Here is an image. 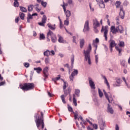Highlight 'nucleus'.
<instances>
[{"label": "nucleus", "instance_id": "nucleus-26", "mask_svg": "<svg viewBox=\"0 0 130 130\" xmlns=\"http://www.w3.org/2000/svg\"><path fill=\"white\" fill-rule=\"evenodd\" d=\"M114 46H116L115 42L113 40L111 41L110 43V47H114Z\"/></svg>", "mask_w": 130, "mask_h": 130}, {"label": "nucleus", "instance_id": "nucleus-64", "mask_svg": "<svg viewBox=\"0 0 130 130\" xmlns=\"http://www.w3.org/2000/svg\"><path fill=\"white\" fill-rule=\"evenodd\" d=\"M73 42H74V43H77L76 42V37H73Z\"/></svg>", "mask_w": 130, "mask_h": 130}, {"label": "nucleus", "instance_id": "nucleus-5", "mask_svg": "<svg viewBox=\"0 0 130 130\" xmlns=\"http://www.w3.org/2000/svg\"><path fill=\"white\" fill-rule=\"evenodd\" d=\"M121 3L119 1H117L116 2V7L117 9H118L119 8L120 9V12H119V16L121 18V19H124V10H123V7L121 5Z\"/></svg>", "mask_w": 130, "mask_h": 130}, {"label": "nucleus", "instance_id": "nucleus-16", "mask_svg": "<svg viewBox=\"0 0 130 130\" xmlns=\"http://www.w3.org/2000/svg\"><path fill=\"white\" fill-rule=\"evenodd\" d=\"M100 23L99 22H98V20L97 19H93V28L94 29H96V28H98V27H99V25Z\"/></svg>", "mask_w": 130, "mask_h": 130}, {"label": "nucleus", "instance_id": "nucleus-30", "mask_svg": "<svg viewBox=\"0 0 130 130\" xmlns=\"http://www.w3.org/2000/svg\"><path fill=\"white\" fill-rule=\"evenodd\" d=\"M33 8H34V6L32 5H30L28 7V12H32L33 11Z\"/></svg>", "mask_w": 130, "mask_h": 130}, {"label": "nucleus", "instance_id": "nucleus-32", "mask_svg": "<svg viewBox=\"0 0 130 130\" xmlns=\"http://www.w3.org/2000/svg\"><path fill=\"white\" fill-rule=\"evenodd\" d=\"M34 70L37 71V73L38 74H40V73L42 71V69L41 68H34Z\"/></svg>", "mask_w": 130, "mask_h": 130}, {"label": "nucleus", "instance_id": "nucleus-34", "mask_svg": "<svg viewBox=\"0 0 130 130\" xmlns=\"http://www.w3.org/2000/svg\"><path fill=\"white\" fill-rule=\"evenodd\" d=\"M66 96L63 94H62L61 96H60V98L63 102V103L66 104V100L64 98H66Z\"/></svg>", "mask_w": 130, "mask_h": 130}, {"label": "nucleus", "instance_id": "nucleus-31", "mask_svg": "<svg viewBox=\"0 0 130 130\" xmlns=\"http://www.w3.org/2000/svg\"><path fill=\"white\" fill-rule=\"evenodd\" d=\"M45 36L43 34H40V40H45Z\"/></svg>", "mask_w": 130, "mask_h": 130}, {"label": "nucleus", "instance_id": "nucleus-2", "mask_svg": "<svg viewBox=\"0 0 130 130\" xmlns=\"http://www.w3.org/2000/svg\"><path fill=\"white\" fill-rule=\"evenodd\" d=\"M35 87V86L33 83H25L19 85V88L23 91H30L33 90Z\"/></svg>", "mask_w": 130, "mask_h": 130}, {"label": "nucleus", "instance_id": "nucleus-10", "mask_svg": "<svg viewBox=\"0 0 130 130\" xmlns=\"http://www.w3.org/2000/svg\"><path fill=\"white\" fill-rule=\"evenodd\" d=\"M43 76L44 77V80L46 81V79L48 78L49 74H48V67H46L43 70Z\"/></svg>", "mask_w": 130, "mask_h": 130}, {"label": "nucleus", "instance_id": "nucleus-56", "mask_svg": "<svg viewBox=\"0 0 130 130\" xmlns=\"http://www.w3.org/2000/svg\"><path fill=\"white\" fill-rule=\"evenodd\" d=\"M5 84H6L5 81H3V82H0V86H4V85H5Z\"/></svg>", "mask_w": 130, "mask_h": 130}, {"label": "nucleus", "instance_id": "nucleus-52", "mask_svg": "<svg viewBox=\"0 0 130 130\" xmlns=\"http://www.w3.org/2000/svg\"><path fill=\"white\" fill-rule=\"evenodd\" d=\"M93 128H95V129H97V128H98V126L96 124H93Z\"/></svg>", "mask_w": 130, "mask_h": 130}, {"label": "nucleus", "instance_id": "nucleus-46", "mask_svg": "<svg viewBox=\"0 0 130 130\" xmlns=\"http://www.w3.org/2000/svg\"><path fill=\"white\" fill-rule=\"evenodd\" d=\"M68 110L70 112H73V108L70 106H68Z\"/></svg>", "mask_w": 130, "mask_h": 130}, {"label": "nucleus", "instance_id": "nucleus-18", "mask_svg": "<svg viewBox=\"0 0 130 130\" xmlns=\"http://www.w3.org/2000/svg\"><path fill=\"white\" fill-rule=\"evenodd\" d=\"M63 11L67 18H69V17H71V11H70L69 10H67L64 7H63Z\"/></svg>", "mask_w": 130, "mask_h": 130}, {"label": "nucleus", "instance_id": "nucleus-35", "mask_svg": "<svg viewBox=\"0 0 130 130\" xmlns=\"http://www.w3.org/2000/svg\"><path fill=\"white\" fill-rule=\"evenodd\" d=\"M75 93L77 97H80V90L75 89Z\"/></svg>", "mask_w": 130, "mask_h": 130}, {"label": "nucleus", "instance_id": "nucleus-55", "mask_svg": "<svg viewBox=\"0 0 130 130\" xmlns=\"http://www.w3.org/2000/svg\"><path fill=\"white\" fill-rule=\"evenodd\" d=\"M41 9L39 7H36V11H38V12H40Z\"/></svg>", "mask_w": 130, "mask_h": 130}, {"label": "nucleus", "instance_id": "nucleus-42", "mask_svg": "<svg viewBox=\"0 0 130 130\" xmlns=\"http://www.w3.org/2000/svg\"><path fill=\"white\" fill-rule=\"evenodd\" d=\"M67 87H68V84H67V82H64V84L63 86V90H66V89H67Z\"/></svg>", "mask_w": 130, "mask_h": 130}, {"label": "nucleus", "instance_id": "nucleus-60", "mask_svg": "<svg viewBox=\"0 0 130 130\" xmlns=\"http://www.w3.org/2000/svg\"><path fill=\"white\" fill-rule=\"evenodd\" d=\"M64 67H65V68H67V69H70V66L68 63L64 64Z\"/></svg>", "mask_w": 130, "mask_h": 130}, {"label": "nucleus", "instance_id": "nucleus-15", "mask_svg": "<svg viewBox=\"0 0 130 130\" xmlns=\"http://www.w3.org/2000/svg\"><path fill=\"white\" fill-rule=\"evenodd\" d=\"M89 21L87 20L85 21L84 27L83 29V32H88L89 31Z\"/></svg>", "mask_w": 130, "mask_h": 130}, {"label": "nucleus", "instance_id": "nucleus-25", "mask_svg": "<svg viewBox=\"0 0 130 130\" xmlns=\"http://www.w3.org/2000/svg\"><path fill=\"white\" fill-rule=\"evenodd\" d=\"M103 78L105 80V84H106L107 86H108V88H110V85H109V83L108 82V81L107 80V78H106V77L103 76Z\"/></svg>", "mask_w": 130, "mask_h": 130}, {"label": "nucleus", "instance_id": "nucleus-44", "mask_svg": "<svg viewBox=\"0 0 130 130\" xmlns=\"http://www.w3.org/2000/svg\"><path fill=\"white\" fill-rule=\"evenodd\" d=\"M98 59H99V58H98V55H96L95 56V63L96 64H98Z\"/></svg>", "mask_w": 130, "mask_h": 130}, {"label": "nucleus", "instance_id": "nucleus-28", "mask_svg": "<svg viewBox=\"0 0 130 130\" xmlns=\"http://www.w3.org/2000/svg\"><path fill=\"white\" fill-rule=\"evenodd\" d=\"M19 17L21 20H24L25 19V14H24L22 12H20L19 13Z\"/></svg>", "mask_w": 130, "mask_h": 130}, {"label": "nucleus", "instance_id": "nucleus-27", "mask_svg": "<svg viewBox=\"0 0 130 130\" xmlns=\"http://www.w3.org/2000/svg\"><path fill=\"white\" fill-rule=\"evenodd\" d=\"M44 55H45V56H49V55H51V54H50V51L47 50L45 51L44 52Z\"/></svg>", "mask_w": 130, "mask_h": 130}, {"label": "nucleus", "instance_id": "nucleus-61", "mask_svg": "<svg viewBox=\"0 0 130 130\" xmlns=\"http://www.w3.org/2000/svg\"><path fill=\"white\" fill-rule=\"evenodd\" d=\"M50 53H51V54H51V55H54V54H55V53L54 52V51H53V50H51Z\"/></svg>", "mask_w": 130, "mask_h": 130}, {"label": "nucleus", "instance_id": "nucleus-43", "mask_svg": "<svg viewBox=\"0 0 130 130\" xmlns=\"http://www.w3.org/2000/svg\"><path fill=\"white\" fill-rule=\"evenodd\" d=\"M105 96L106 99H107V100H108V102H110V100L109 99V97L108 96V94H107V93L105 92Z\"/></svg>", "mask_w": 130, "mask_h": 130}, {"label": "nucleus", "instance_id": "nucleus-48", "mask_svg": "<svg viewBox=\"0 0 130 130\" xmlns=\"http://www.w3.org/2000/svg\"><path fill=\"white\" fill-rule=\"evenodd\" d=\"M24 66L25 68H29V67H30V64H29V63L25 62Z\"/></svg>", "mask_w": 130, "mask_h": 130}, {"label": "nucleus", "instance_id": "nucleus-45", "mask_svg": "<svg viewBox=\"0 0 130 130\" xmlns=\"http://www.w3.org/2000/svg\"><path fill=\"white\" fill-rule=\"evenodd\" d=\"M121 64L123 67H125V61L123 60L121 61Z\"/></svg>", "mask_w": 130, "mask_h": 130}, {"label": "nucleus", "instance_id": "nucleus-21", "mask_svg": "<svg viewBox=\"0 0 130 130\" xmlns=\"http://www.w3.org/2000/svg\"><path fill=\"white\" fill-rule=\"evenodd\" d=\"M108 112H109L111 113V114H113V112H114V111H113V109L111 107H110V105L109 104H108Z\"/></svg>", "mask_w": 130, "mask_h": 130}, {"label": "nucleus", "instance_id": "nucleus-6", "mask_svg": "<svg viewBox=\"0 0 130 130\" xmlns=\"http://www.w3.org/2000/svg\"><path fill=\"white\" fill-rule=\"evenodd\" d=\"M111 31L113 34H116V33H122L123 32V27L121 25H119L115 27L114 26L111 27Z\"/></svg>", "mask_w": 130, "mask_h": 130}, {"label": "nucleus", "instance_id": "nucleus-49", "mask_svg": "<svg viewBox=\"0 0 130 130\" xmlns=\"http://www.w3.org/2000/svg\"><path fill=\"white\" fill-rule=\"evenodd\" d=\"M60 29H62V28H63V25L62 24V23L61 22V19H60Z\"/></svg>", "mask_w": 130, "mask_h": 130}, {"label": "nucleus", "instance_id": "nucleus-36", "mask_svg": "<svg viewBox=\"0 0 130 130\" xmlns=\"http://www.w3.org/2000/svg\"><path fill=\"white\" fill-rule=\"evenodd\" d=\"M71 65L74 66V61H75V56L74 55L71 58Z\"/></svg>", "mask_w": 130, "mask_h": 130}, {"label": "nucleus", "instance_id": "nucleus-51", "mask_svg": "<svg viewBox=\"0 0 130 130\" xmlns=\"http://www.w3.org/2000/svg\"><path fill=\"white\" fill-rule=\"evenodd\" d=\"M123 6H127L128 5V2L125 1L123 4Z\"/></svg>", "mask_w": 130, "mask_h": 130}, {"label": "nucleus", "instance_id": "nucleus-20", "mask_svg": "<svg viewBox=\"0 0 130 130\" xmlns=\"http://www.w3.org/2000/svg\"><path fill=\"white\" fill-rule=\"evenodd\" d=\"M47 26L48 28H49V29H50L51 30H55V28H56L55 24L52 25L50 23H48Z\"/></svg>", "mask_w": 130, "mask_h": 130}, {"label": "nucleus", "instance_id": "nucleus-8", "mask_svg": "<svg viewBox=\"0 0 130 130\" xmlns=\"http://www.w3.org/2000/svg\"><path fill=\"white\" fill-rule=\"evenodd\" d=\"M102 33L104 32V37L106 41H107V34H108V26H102L101 29Z\"/></svg>", "mask_w": 130, "mask_h": 130}, {"label": "nucleus", "instance_id": "nucleus-24", "mask_svg": "<svg viewBox=\"0 0 130 130\" xmlns=\"http://www.w3.org/2000/svg\"><path fill=\"white\" fill-rule=\"evenodd\" d=\"M73 104L74 106H77L78 104L77 103V100H76V94H74L73 95Z\"/></svg>", "mask_w": 130, "mask_h": 130}, {"label": "nucleus", "instance_id": "nucleus-41", "mask_svg": "<svg viewBox=\"0 0 130 130\" xmlns=\"http://www.w3.org/2000/svg\"><path fill=\"white\" fill-rule=\"evenodd\" d=\"M19 2H18V1H14V7H15L16 8L19 7Z\"/></svg>", "mask_w": 130, "mask_h": 130}, {"label": "nucleus", "instance_id": "nucleus-53", "mask_svg": "<svg viewBox=\"0 0 130 130\" xmlns=\"http://www.w3.org/2000/svg\"><path fill=\"white\" fill-rule=\"evenodd\" d=\"M122 79L123 81H124V83L126 84V86H128L127 83L126 82V80H125V78L123 77Z\"/></svg>", "mask_w": 130, "mask_h": 130}, {"label": "nucleus", "instance_id": "nucleus-37", "mask_svg": "<svg viewBox=\"0 0 130 130\" xmlns=\"http://www.w3.org/2000/svg\"><path fill=\"white\" fill-rule=\"evenodd\" d=\"M98 91H99V95L100 97L101 98H102V97H103V92H102V91H101L100 88L98 89Z\"/></svg>", "mask_w": 130, "mask_h": 130}, {"label": "nucleus", "instance_id": "nucleus-33", "mask_svg": "<svg viewBox=\"0 0 130 130\" xmlns=\"http://www.w3.org/2000/svg\"><path fill=\"white\" fill-rule=\"evenodd\" d=\"M20 10L21 12H23V13H26V12H27V9H26V8H24L23 7H20Z\"/></svg>", "mask_w": 130, "mask_h": 130}, {"label": "nucleus", "instance_id": "nucleus-29", "mask_svg": "<svg viewBox=\"0 0 130 130\" xmlns=\"http://www.w3.org/2000/svg\"><path fill=\"white\" fill-rule=\"evenodd\" d=\"M84 43H85V40L84 39L81 40L80 42L81 48H83V46H84Z\"/></svg>", "mask_w": 130, "mask_h": 130}, {"label": "nucleus", "instance_id": "nucleus-22", "mask_svg": "<svg viewBox=\"0 0 130 130\" xmlns=\"http://www.w3.org/2000/svg\"><path fill=\"white\" fill-rule=\"evenodd\" d=\"M71 93V88H68L66 90H64V96H65V97H67V96H68V95H69V94H70Z\"/></svg>", "mask_w": 130, "mask_h": 130}, {"label": "nucleus", "instance_id": "nucleus-39", "mask_svg": "<svg viewBox=\"0 0 130 130\" xmlns=\"http://www.w3.org/2000/svg\"><path fill=\"white\" fill-rule=\"evenodd\" d=\"M41 5L42 7H44V8H46V6H47V3L42 1L41 2Z\"/></svg>", "mask_w": 130, "mask_h": 130}, {"label": "nucleus", "instance_id": "nucleus-3", "mask_svg": "<svg viewBox=\"0 0 130 130\" xmlns=\"http://www.w3.org/2000/svg\"><path fill=\"white\" fill-rule=\"evenodd\" d=\"M92 50V46L90 44H89L87 50L83 51V53L84 54L85 60L88 62V64L91 65V57L90 56V53Z\"/></svg>", "mask_w": 130, "mask_h": 130}, {"label": "nucleus", "instance_id": "nucleus-12", "mask_svg": "<svg viewBox=\"0 0 130 130\" xmlns=\"http://www.w3.org/2000/svg\"><path fill=\"white\" fill-rule=\"evenodd\" d=\"M47 20V17H46V16L43 15V17L42 18L41 22L38 23L39 25L40 26H42V27H44L45 26V23H46Z\"/></svg>", "mask_w": 130, "mask_h": 130}, {"label": "nucleus", "instance_id": "nucleus-58", "mask_svg": "<svg viewBox=\"0 0 130 130\" xmlns=\"http://www.w3.org/2000/svg\"><path fill=\"white\" fill-rule=\"evenodd\" d=\"M20 20V18L19 17H17L16 19H15V22L16 23H18L19 22V20Z\"/></svg>", "mask_w": 130, "mask_h": 130}, {"label": "nucleus", "instance_id": "nucleus-54", "mask_svg": "<svg viewBox=\"0 0 130 130\" xmlns=\"http://www.w3.org/2000/svg\"><path fill=\"white\" fill-rule=\"evenodd\" d=\"M109 99L110 100V102L109 103H112V101H113V99L112 98V97L110 96V98H109Z\"/></svg>", "mask_w": 130, "mask_h": 130}, {"label": "nucleus", "instance_id": "nucleus-14", "mask_svg": "<svg viewBox=\"0 0 130 130\" xmlns=\"http://www.w3.org/2000/svg\"><path fill=\"white\" fill-rule=\"evenodd\" d=\"M97 43H99V39L96 38L95 41H93V45L95 47L94 50V54H96V51L97 50V47H98V45Z\"/></svg>", "mask_w": 130, "mask_h": 130}, {"label": "nucleus", "instance_id": "nucleus-62", "mask_svg": "<svg viewBox=\"0 0 130 130\" xmlns=\"http://www.w3.org/2000/svg\"><path fill=\"white\" fill-rule=\"evenodd\" d=\"M116 130H119V127L118 126V125L116 124L115 127Z\"/></svg>", "mask_w": 130, "mask_h": 130}, {"label": "nucleus", "instance_id": "nucleus-63", "mask_svg": "<svg viewBox=\"0 0 130 130\" xmlns=\"http://www.w3.org/2000/svg\"><path fill=\"white\" fill-rule=\"evenodd\" d=\"M52 81H53V82H54L55 84H56V81H57V80L56 78H55L54 79H52Z\"/></svg>", "mask_w": 130, "mask_h": 130}, {"label": "nucleus", "instance_id": "nucleus-59", "mask_svg": "<svg viewBox=\"0 0 130 130\" xmlns=\"http://www.w3.org/2000/svg\"><path fill=\"white\" fill-rule=\"evenodd\" d=\"M68 4H69V5H72V4H73V1L68 0Z\"/></svg>", "mask_w": 130, "mask_h": 130}, {"label": "nucleus", "instance_id": "nucleus-23", "mask_svg": "<svg viewBox=\"0 0 130 130\" xmlns=\"http://www.w3.org/2000/svg\"><path fill=\"white\" fill-rule=\"evenodd\" d=\"M99 6L102 9H104V8H105V4H104V2H103V0H100V1Z\"/></svg>", "mask_w": 130, "mask_h": 130}, {"label": "nucleus", "instance_id": "nucleus-47", "mask_svg": "<svg viewBox=\"0 0 130 130\" xmlns=\"http://www.w3.org/2000/svg\"><path fill=\"white\" fill-rule=\"evenodd\" d=\"M33 16L30 14H28V16H27V18L29 19L30 20L33 19Z\"/></svg>", "mask_w": 130, "mask_h": 130}, {"label": "nucleus", "instance_id": "nucleus-38", "mask_svg": "<svg viewBox=\"0 0 130 130\" xmlns=\"http://www.w3.org/2000/svg\"><path fill=\"white\" fill-rule=\"evenodd\" d=\"M69 17L66 18V20L64 21V25H66V26H69Z\"/></svg>", "mask_w": 130, "mask_h": 130}, {"label": "nucleus", "instance_id": "nucleus-50", "mask_svg": "<svg viewBox=\"0 0 130 130\" xmlns=\"http://www.w3.org/2000/svg\"><path fill=\"white\" fill-rule=\"evenodd\" d=\"M78 116H79V115H78V113H74V118H75V119H77L78 118Z\"/></svg>", "mask_w": 130, "mask_h": 130}, {"label": "nucleus", "instance_id": "nucleus-1", "mask_svg": "<svg viewBox=\"0 0 130 130\" xmlns=\"http://www.w3.org/2000/svg\"><path fill=\"white\" fill-rule=\"evenodd\" d=\"M41 116H39V114L38 113L35 116V118H36L35 122L37 125L38 128L40 127V125H42V128L43 129L44 128V119L43 117V113L42 112H41Z\"/></svg>", "mask_w": 130, "mask_h": 130}, {"label": "nucleus", "instance_id": "nucleus-9", "mask_svg": "<svg viewBox=\"0 0 130 130\" xmlns=\"http://www.w3.org/2000/svg\"><path fill=\"white\" fill-rule=\"evenodd\" d=\"M116 83L113 84V87H120L121 83H122V80L120 78L117 77L115 78Z\"/></svg>", "mask_w": 130, "mask_h": 130}, {"label": "nucleus", "instance_id": "nucleus-17", "mask_svg": "<svg viewBox=\"0 0 130 130\" xmlns=\"http://www.w3.org/2000/svg\"><path fill=\"white\" fill-rule=\"evenodd\" d=\"M89 86L91 87V89H95L96 87H95V84L94 83V82L92 81L91 79H89Z\"/></svg>", "mask_w": 130, "mask_h": 130}, {"label": "nucleus", "instance_id": "nucleus-19", "mask_svg": "<svg viewBox=\"0 0 130 130\" xmlns=\"http://www.w3.org/2000/svg\"><path fill=\"white\" fill-rule=\"evenodd\" d=\"M58 41L59 43H64V42H66V41H64V40L63 39V38H62V37H61V36L58 35Z\"/></svg>", "mask_w": 130, "mask_h": 130}, {"label": "nucleus", "instance_id": "nucleus-57", "mask_svg": "<svg viewBox=\"0 0 130 130\" xmlns=\"http://www.w3.org/2000/svg\"><path fill=\"white\" fill-rule=\"evenodd\" d=\"M67 6H68V4H66L64 3V2H63V5L62 6L63 9V7L66 8V7H67Z\"/></svg>", "mask_w": 130, "mask_h": 130}, {"label": "nucleus", "instance_id": "nucleus-40", "mask_svg": "<svg viewBox=\"0 0 130 130\" xmlns=\"http://www.w3.org/2000/svg\"><path fill=\"white\" fill-rule=\"evenodd\" d=\"M50 61L49 58L47 57L45 59V62L46 64H49Z\"/></svg>", "mask_w": 130, "mask_h": 130}, {"label": "nucleus", "instance_id": "nucleus-11", "mask_svg": "<svg viewBox=\"0 0 130 130\" xmlns=\"http://www.w3.org/2000/svg\"><path fill=\"white\" fill-rule=\"evenodd\" d=\"M99 124L100 125V127L101 130L104 129L106 125H105V121L103 120V119H99Z\"/></svg>", "mask_w": 130, "mask_h": 130}, {"label": "nucleus", "instance_id": "nucleus-13", "mask_svg": "<svg viewBox=\"0 0 130 130\" xmlns=\"http://www.w3.org/2000/svg\"><path fill=\"white\" fill-rule=\"evenodd\" d=\"M78 74V70L74 69V71L72 73L71 75L70 76V81L73 82L74 81V77H75V76H77Z\"/></svg>", "mask_w": 130, "mask_h": 130}, {"label": "nucleus", "instance_id": "nucleus-7", "mask_svg": "<svg viewBox=\"0 0 130 130\" xmlns=\"http://www.w3.org/2000/svg\"><path fill=\"white\" fill-rule=\"evenodd\" d=\"M118 46H115V48L117 51L119 52V55H121V52L122 51V48L124 47V42L123 41H119L118 44Z\"/></svg>", "mask_w": 130, "mask_h": 130}, {"label": "nucleus", "instance_id": "nucleus-4", "mask_svg": "<svg viewBox=\"0 0 130 130\" xmlns=\"http://www.w3.org/2000/svg\"><path fill=\"white\" fill-rule=\"evenodd\" d=\"M49 37L51 38V40L53 43H55L57 41V38H56V35L54 34L51 30H49L47 34V41H50Z\"/></svg>", "mask_w": 130, "mask_h": 130}]
</instances>
